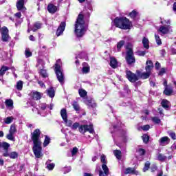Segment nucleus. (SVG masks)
<instances>
[{
	"mask_svg": "<svg viewBox=\"0 0 176 176\" xmlns=\"http://www.w3.org/2000/svg\"><path fill=\"white\" fill-rule=\"evenodd\" d=\"M25 54L26 58H28V57H31L32 56V52L30 51V49H26L25 51Z\"/></svg>",
	"mask_w": 176,
	"mask_h": 176,
	"instance_id": "nucleus-49",
	"label": "nucleus"
},
{
	"mask_svg": "<svg viewBox=\"0 0 176 176\" xmlns=\"http://www.w3.org/2000/svg\"><path fill=\"white\" fill-rule=\"evenodd\" d=\"M129 16L133 20H137V17H138V12L135 10H133L131 13H129Z\"/></svg>",
	"mask_w": 176,
	"mask_h": 176,
	"instance_id": "nucleus-34",
	"label": "nucleus"
},
{
	"mask_svg": "<svg viewBox=\"0 0 176 176\" xmlns=\"http://www.w3.org/2000/svg\"><path fill=\"white\" fill-rule=\"evenodd\" d=\"M65 26H66L65 22L63 21L60 23L56 32V36H60L63 35V34H64V31H65Z\"/></svg>",
	"mask_w": 176,
	"mask_h": 176,
	"instance_id": "nucleus-12",
	"label": "nucleus"
},
{
	"mask_svg": "<svg viewBox=\"0 0 176 176\" xmlns=\"http://www.w3.org/2000/svg\"><path fill=\"white\" fill-rule=\"evenodd\" d=\"M83 102H85V104H86L87 105H91V107H93V105H91L93 100H89L87 98H84L83 99Z\"/></svg>",
	"mask_w": 176,
	"mask_h": 176,
	"instance_id": "nucleus-51",
	"label": "nucleus"
},
{
	"mask_svg": "<svg viewBox=\"0 0 176 176\" xmlns=\"http://www.w3.org/2000/svg\"><path fill=\"white\" fill-rule=\"evenodd\" d=\"M173 93V90L170 89H167L166 88L165 90L164 91V94L166 96H171V94Z\"/></svg>",
	"mask_w": 176,
	"mask_h": 176,
	"instance_id": "nucleus-52",
	"label": "nucleus"
},
{
	"mask_svg": "<svg viewBox=\"0 0 176 176\" xmlns=\"http://www.w3.org/2000/svg\"><path fill=\"white\" fill-rule=\"evenodd\" d=\"M82 71L83 74H89L90 72V66L87 63H83Z\"/></svg>",
	"mask_w": 176,
	"mask_h": 176,
	"instance_id": "nucleus-21",
	"label": "nucleus"
},
{
	"mask_svg": "<svg viewBox=\"0 0 176 176\" xmlns=\"http://www.w3.org/2000/svg\"><path fill=\"white\" fill-rule=\"evenodd\" d=\"M159 143L162 146H166V145L170 144V138L167 136L162 137L160 139Z\"/></svg>",
	"mask_w": 176,
	"mask_h": 176,
	"instance_id": "nucleus-15",
	"label": "nucleus"
},
{
	"mask_svg": "<svg viewBox=\"0 0 176 176\" xmlns=\"http://www.w3.org/2000/svg\"><path fill=\"white\" fill-rule=\"evenodd\" d=\"M72 105L75 111H76L77 112H79V111H80V107H79V104H78L77 102H74Z\"/></svg>",
	"mask_w": 176,
	"mask_h": 176,
	"instance_id": "nucleus-41",
	"label": "nucleus"
},
{
	"mask_svg": "<svg viewBox=\"0 0 176 176\" xmlns=\"http://www.w3.org/2000/svg\"><path fill=\"white\" fill-rule=\"evenodd\" d=\"M157 160L159 162H164L167 159V157L162 153H158L156 156Z\"/></svg>",
	"mask_w": 176,
	"mask_h": 176,
	"instance_id": "nucleus-25",
	"label": "nucleus"
},
{
	"mask_svg": "<svg viewBox=\"0 0 176 176\" xmlns=\"http://www.w3.org/2000/svg\"><path fill=\"white\" fill-rule=\"evenodd\" d=\"M13 120H14V117H7L6 118L4 119V123H6V124H10V123H12Z\"/></svg>",
	"mask_w": 176,
	"mask_h": 176,
	"instance_id": "nucleus-33",
	"label": "nucleus"
},
{
	"mask_svg": "<svg viewBox=\"0 0 176 176\" xmlns=\"http://www.w3.org/2000/svg\"><path fill=\"white\" fill-rule=\"evenodd\" d=\"M24 3H25V0H17L16 6L18 10H20L23 12L27 10V8L24 7Z\"/></svg>",
	"mask_w": 176,
	"mask_h": 176,
	"instance_id": "nucleus-13",
	"label": "nucleus"
},
{
	"mask_svg": "<svg viewBox=\"0 0 176 176\" xmlns=\"http://www.w3.org/2000/svg\"><path fill=\"white\" fill-rule=\"evenodd\" d=\"M31 94L33 100H35L36 101H38V100H41L42 97V94L38 91H33Z\"/></svg>",
	"mask_w": 176,
	"mask_h": 176,
	"instance_id": "nucleus-18",
	"label": "nucleus"
},
{
	"mask_svg": "<svg viewBox=\"0 0 176 176\" xmlns=\"http://www.w3.org/2000/svg\"><path fill=\"white\" fill-rule=\"evenodd\" d=\"M160 67H161L160 63L159 62H156L155 63V69H160Z\"/></svg>",
	"mask_w": 176,
	"mask_h": 176,
	"instance_id": "nucleus-64",
	"label": "nucleus"
},
{
	"mask_svg": "<svg viewBox=\"0 0 176 176\" xmlns=\"http://www.w3.org/2000/svg\"><path fill=\"white\" fill-rule=\"evenodd\" d=\"M76 153H78V148L74 147L72 150V156H75V155H76Z\"/></svg>",
	"mask_w": 176,
	"mask_h": 176,
	"instance_id": "nucleus-55",
	"label": "nucleus"
},
{
	"mask_svg": "<svg viewBox=\"0 0 176 176\" xmlns=\"http://www.w3.org/2000/svg\"><path fill=\"white\" fill-rule=\"evenodd\" d=\"M101 159V162L103 163V164H105L107 163L106 159L107 157H105V155H102L100 157Z\"/></svg>",
	"mask_w": 176,
	"mask_h": 176,
	"instance_id": "nucleus-61",
	"label": "nucleus"
},
{
	"mask_svg": "<svg viewBox=\"0 0 176 176\" xmlns=\"http://www.w3.org/2000/svg\"><path fill=\"white\" fill-rule=\"evenodd\" d=\"M149 129H151V126H149L148 124L144 125L143 126H142V129H143L144 131H148V130H149Z\"/></svg>",
	"mask_w": 176,
	"mask_h": 176,
	"instance_id": "nucleus-58",
	"label": "nucleus"
},
{
	"mask_svg": "<svg viewBox=\"0 0 176 176\" xmlns=\"http://www.w3.org/2000/svg\"><path fill=\"white\" fill-rule=\"evenodd\" d=\"M138 153H139L140 156H144V155H145V150L144 148H139Z\"/></svg>",
	"mask_w": 176,
	"mask_h": 176,
	"instance_id": "nucleus-54",
	"label": "nucleus"
},
{
	"mask_svg": "<svg viewBox=\"0 0 176 176\" xmlns=\"http://www.w3.org/2000/svg\"><path fill=\"white\" fill-rule=\"evenodd\" d=\"M9 157L10 159H17V157H19V153H17L16 151L11 152L9 154Z\"/></svg>",
	"mask_w": 176,
	"mask_h": 176,
	"instance_id": "nucleus-38",
	"label": "nucleus"
},
{
	"mask_svg": "<svg viewBox=\"0 0 176 176\" xmlns=\"http://www.w3.org/2000/svg\"><path fill=\"white\" fill-rule=\"evenodd\" d=\"M78 128V131L81 134H85V133H90V134H94V128L93 127V124H82L80 125L79 122H75L72 124L71 129L72 130H76Z\"/></svg>",
	"mask_w": 176,
	"mask_h": 176,
	"instance_id": "nucleus-4",
	"label": "nucleus"
},
{
	"mask_svg": "<svg viewBox=\"0 0 176 176\" xmlns=\"http://www.w3.org/2000/svg\"><path fill=\"white\" fill-rule=\"evenodd\" d=\"M1 41L3 42H8L10 39V36H9V29L6 26L1 28Z\"/></svg>",
	"mask_w": 176,
	"mask_h": 176,
	"instance_id": "nucleus-8",
	"label": "nucleus"
},
{
	"mask_svg": "<svg viewBox=\"0 0 176 176\" xmlns=\"http://www.w3.org/2000/svg\"><path fill=\"white\" fill-rule=\"evenodd\" d=\"M149 167H151V162H149L148 161H147L145 164H144V167L143 168V171L144 173H145L146 171H148V170H149Z\"/></svg>",
	"mask_w": 176,
	"mask_h": 176,
	"instance_id": "nucleus-43",
	"label": "nucleus"
},
{
	"mask_svg": "<svg viewBox=\"0 0 176 176\" xmlns=\"http://www.w3.org/2000/svg\"><path fill=\"white\" fill-rule=\"evenodd\" d=\"M142 43L144 49H149V40H148V38L144 37L142 39Z\"/></svg>",
	"mask_w": 176,
	"mask_h": 176,
	"instance_id": "nucleus-29",
	"label": "nucleus"
},
{
	"mask_svg": "<svg viewBox=\"0 0 176 176\" xmlns=\"http://www.w3.org/2000/svg\"><path fill=\"white\" fill-rule=\"evenodd\" d=\"M9 146H10V144H9V143L8 142H3L1 144V147L3 148V149H5L6 151H7V149H9Z\"/></svg>",
	"mask_w": 176,
	"mask_h": 176,
	"instance_id": "nucleus-50",
	"label": "nucleus"
},
{
	"mask_svg": "<svg viewBox=\"0 0 176 176\" xmlns=\"http://www.w3.org/2000/svg\"><path fill=\"white\" fill-rule=\"evenodd\" d=\"M142 138L143 140V142L145 143V144H148V141H149V136L146 134H144L142 136Z\"/></svg>",
	"mask_w": 176,
	"mask_h": 176,
	"instance_id": "nucleus-46",
	"label": "nucleus"
},
{
	"mask_svg": "<svg viewBox=\"0 0 176 176\" xmlns=\"http://www.w3.org/2000/svg\"><path fill=\"white\" fill-rule=\"evenodd\" d=\"M87 9L89 11L85 12L84 10L82 13H80L76 21L74 32L77 38H82L87 31L86 21H89L90 13L93 11V7L91 4H87V8L85 7V10H87Z\"/></svg>",
	"mask_w": 176,
	"mask_h": 176,
	"instance_id": "nucleus-1",
	"label": "nucleus"
},
{
	"mask_svg": "<svg viewBox=\"0 0 176 176\" xmlns=\"http://www.w3.org/2000/svg\"><path fill=\"white\" fill-rule=\"evenodd\" d=\"M40 109H36L38 111V114L41 116H46L47 115V106L45 103H41L39 104Z\"/></svg>",
	"mask_w": 176,
	"mask_h": 176,
	"instance_id": "nucleus-11",
	"label": "nucleus"
},
{
	"mask_svg": "<svg viewBox=\"0 0 176 176\" xmlns=\"http://www.w3.org/2000/svg\"><path fill=\"white\" fill-rule=\"evenodd\" d=\"M146 72L140 74L141 79H148L152 75V70L153 69V63L152 60H147L145 67Z\"/></svg>",
	"mask_w": 176,
	"mask_h": 176,
	"instance_id": "nucleus-6",
	"label": "nucleus"
},
{
	"mask_svg": "<svg viewBox=\"0 0 176 176\" xmlns=\"http://www.w3.org/2000/svg\"><path fill=\"white\" fill-rule=\"evenodd\" d=\"M30 28H31V31H33V32H35L38 31V30H41V28H42V23L36 22L34 23L33 26Z\"/></svg>",
	"mask_w": 176,
	"mask_h": 176,
	"instance_id": "nucleus-17",
	"label": "nucleus"
},
{
	"mask_svg": "<svg viewBox=\"0 0 176 176\" xmlns=\"http://www.w3.org/2000/svg\"><path fill=\"white\" fill-rule=\"evenodd\" d=\"M161 25L158 30L159 32H160L161 35H167V34H170V30H171V26L170 25H166V24H170V20H163L161 19L160 21Z\"/></svg>",
	"mask_w": 176,
	"mask_h": 176,
	"instance_id": "nucleus-7",
	"label": "nucleus"
},
{
	"mask_svg": "<svg viewBox=\"0 0 176 176\" xmlns=\"http://www.w3.org/2000/svg\"><path fill=\"white\" fill-rule=\"evenodd\" d=\"M124 41H120V42H118L117 43V50H116V52H120L122 47L124 46Z\"/></svg>",
	"mask_w": 176,
	"mask_h": 176,
	"instance_id": "nucleus-30",
	"label": "nucleus"
},
{
	"mask_svg": "<svg viewBox=\"0 0 176 176\" xmlns=\"http://www.w3.org/2000/svg\"><path fill=\"white\" fill-rule=\"evenodd\" d=\"M114 156H116V159L120 160L122 159V151L120 150H116L113 151Z\"/></svg>",
	"mask_w": 176,
	"mask_h": 176,
	"instance_id": "nucleus-32",
	"label": "nucleus"
},
{
	"mask_svg": "<svg viewBox=\"0 0 176 176\" xmlns=\"http://www.w3.org/2000/svg\"><path fill=\"white\" fill-rule=\"evenodd\" d=\"M123 124H121V122H120L118 125H113V129L114 130V131H116V130H118L120 127H123Z\"/></svg>",
	"mask_w": 176,
	"mask_h": 176,
	"instance_id": "nucleus-53",
	"label": "nucleus"
},
{
	"mask_svg": "<svg viewBox=\"0 0 176 176\" xmlns=\"http://www.w3.org/2000/svg\"><path fill=\"white\" fill-rule=\"evenodd\" d=\"M60 116L63 120H67L68 119V116L67 115V109H62L60 110Z\"/></svg>",
	"mask_w": 176,
	"mask_h": 176,
	"instance_id": "nucleus-26",
	"label": "nucleus"
},
{
	"mask_svg": "<svg viewBox=\"0 0 176 176\" xmlns=\"http://www.w3.org/2000/svg\"><path fill=\"white\" fill-rule=\"evenodd\" d=\"M6 105L8 108H12L13 107V100L12 99H7L6 100Z\"/></svg>",
	"mask_w": 176,
	"mask_h": 176,
	"instance_id": "nucleus-39",
	"label": "nucleus"
},
{
	"mask_svg": "<svg viewBox=\"0 0 176 176\" xmlns=\"http://www.w3.org/2000/svg\"><path fill=\"white\" fill-rule=\"evenodd\" d=\"M47 94L50 98H54L56 94V91H54V88L53 87H50V89H47Z\"/></svg>",
	"mask_w": 176,
	"mask_h": 176,
	"instance_id": "nucleus-20",
	"label": "nucleus"
},
{
	"mask_svg": "<svg viewBox=\"0 0 176 176\" xmlns=\"http://www.w3.org/2000/svg\"><path fill=\"white\" fill-rule=\"evenodd\" d=\"M66 124V126H67V127H72V124H73V122L71 120H68V118L67 120H63Z\"/></svg>",
	"mask_w": 176,
	"mask_h": 176,
	"instance_id": "nucleus-44",
	"label": "nucleus"
},
{
	"mask_svg": "<svg viewBox=\"0 0 176 176\" xmlns=\"http://www.w3.org/2000/svg\"><path fill=\"white\" fill-rule=\"evenodd\" d=\"M102 168L103 170H100L99 171V176H108V175L109 174V169L108 168L107 164H102Z\"/></svg>",
	"mask_w": 176,
	"mask_h": 176,
	"instance_id": "nucleus-14",
	"label": "nucleus"
},
{
	"mask_svg": "<svg viewBox=\"0 0 176 176\" xmlns=\"http://www.w3.org/2000/svg\"><path fill=\"white\" fill-rule=\"evenodd\" d=\"M50 141H51L50 137H49L48 135H45V140L43 143V146L44 148H46V146H47V145L50 144Z\"/></svg>",
	"mask_w": 176,
	"mask_h": 176,
	"instance_id": "nucleus-27",
	"label": "nucleus"
},
{
	"mask_svg": "<svg viewBox=\"0 0 176 176\" xmlns=\"http://www.w3.org/2000/svg\"><path fill=\"white\" fill-rule=\"evenodd\" d=\"M40 75H41L43 78H47V72L43 69L40 70Z\"/></svg>",
	"mask_w": 176,
	"mask_h": 176,
	"instance_id": "nucleus-48",
	"label": "nucleus"
},
{
	"mask_svg": "<svg viewBox=\"0 0 176 176\" xmlns=\"http://www.w3.org/2000/svg\"><path fill=\"white\" fill-rule=\"evenodd\" d=\"M46 168H47V170H53V168H54L56 164H54V163H52V160H48L46 163Z\"/></svg>",
	"mask_w": 176,
	"mask_h": 176,
	"instance_id": "nucleus-23",
	"label": "nucleus"
},
{
	"mask_svg": "<svg viewBox=\"0 0 176 176\" xmlns=\"http://www.w3.org/2000/svg\"><path fill=\"white\" fill-rule=\"evenodd\" d=\"M152 122L155 123V124H160V119L157 117H152L151 118Z\"/></svg>",
	"mask_w": 176,
	"mask_h": 176,
	"instance_id": "nucleus-42",
	"label": "nucleus"
},
{
	"mask_svg": "<svg viewBox=\"0 0 176 176\" xmlns=\"http://www.w3.org/2000/svg\"><path fill=\"white\" fill-rule=\"evenodd\" d=\"M126 76L128 78V80L132 83H134L138 80V76L135 74L131 72L130 70L126 71Z\"/></svg>",
	"mask_w": 176,
	"mask_h": 176,
	"instance_id": "nucleus-10",
	"label": "nucleus"
},
{
	"mask_svg": "<svg viewBox=\"0 0 176 176\" xmlns=\"http://www.w3.org/2000/svg\"><path fill=\"white\" fill-rule=\"evenodd\" d=\"M16 130V125L14 124H12L10 126V130H9V133L11 134H15Z\"/></svg>",
	"mask_w": 176,
	"mask_h": 176,
	"instance_id": "nucleus-40",
	"label": "nucleus"
},
{
	"mask_svg": "<svg viewBox=\"0 0 176 176\" xmlns=\"http://www.w3.org/2000/svg\"><path fill=\"white\" fill-rule=\"evenodd\" d=\"M61 65H63V63H61V60L58 59L55 64L54 71L58 82L63 85L65 83V77Z\"/></svg>",
	"mask_w": 176,
	"mask_h": 176,
	"instance_id": "nucleus-5",
	"label": "nucleus"
},
{
	"mask_svg": "<svg viewBox=\"0 0 176 176\" xmlns=\"http://www.w3.org/2000/svg\"><path fill=\"white\" fill-rule=\"evenodd\" d=\"M169 136L172 138V140H176V135L174 132L169 133Z\"/></svg>",
	"mask_w": 176,
	"mask_h": 176,
	"instance_id": "nucleus-63",
	"label": "nucleus"
},
{
	"mask_svg": "<svg viewBox=\"0 0 176 176\" xmlns=\"http://www.w3.org/2000/svg\"><path fill=\"white\" fill-rule=\"evenodd\" d=\"M40 65H41V67H43V65H45V63L41 59L38 60V64H37L36 67H39Z\"/></svg>",
	"mask_w": 176,
	"mask_h": 176,
	"instance_id": "nucleus-60",
	"label": "nucleus"
},
{
	"mask_svg": "<svg viewBox=\"0 0 176 176\" xmlns=\"http://www.w3.org/2000/svg\"><path fill=\"white\" fill-rule=\"evenodd\" d=\"M166 74V69L165 68H162L159 72V75L160 76H162V75H164Z\"/></svg>",
	"mask_w": 176,
	"mask_h": 176,
	"instance_id": "nucleus-62",
	"label": "nucleus"
},
{
	"mask_svg": "<svg viewBox=\"0 0 176 176\" xmlns=\"http://www.w3.org/2000/svg\"><path fill=\"white\" fill-rule=\"evenodd\" d=\"M125 174H135V175H138V171L135 170L134 168H127L125 170Z\"/></svg>",
	"mask_w": 176,
	"mask_h": 176,
	"instance_id": "nucleus-24",
	"label": "nucleus"
},
{
	"mask_svg": "<svg viewBox=\"0 0 176 176\" xmlns=\"http://www.w3.org/2000/svg\"><path fill=\"white\" fill-rule=\"evenodd\" d=\"M110 67L113 69L118 67V60H116V58L113 57L110 58Z\"/></svg>",
	"mask_w": 176,
	"mask_h": 176,
	"instance_id": "nucleus-19",
	"label": "nucleus"
},
{
	"mask_svg": "<svg viewBox=\"0 0 176 176\" xmlns=\"http://www.w3.org/2000/svg\"><path fill=\"white\" fill-rule=\"evenodd\" d=\"M47 10L50 13H56V12H57V7L53 4H49Z\"/></svg>",
	"mask_w": 176,
	"mask_h": 176,
	"instance_id": "nucleus-22",
	"label": "nucleus"
},
{
	"mask_svg": "<svg viewBox=\"0 0 176 176\" xmlns=\"http://www.w3.org/2000/svg\"><path fill=\"white\" fill-rule=\"evenodd\" d=\"M78 94L80 95V97H82V98H85V97H87V92L86 90L83 89H80L78 90Z\"/></svg>",
	"mask_w": 176,
	"mask_h": 176,
	"instance_id": "nucleus-36",
	"label": "nucleus"
},
{
	"mask_svg": "<svg viewBox=\"0 0 176 176\" xmlns=\"http://www.w3.org/2000/svg\"><path fill=\"white\" fill-rule=\"evenodd\" d=\"M169 104H170V102H168V100H163L161 102V104L162 105L163 108H164L165 109H168L169 108Z\"/></svg>",
	"mask_w": 176,
	"mask_h": 176,
	"instance_id": "nucleus-35",
	"label": "nucleus"
},
{
	"mask_svg": "<svg viewBox=\"0 0 176 176\" xmlns=\"http://www.w3.org/2000/svg\"><path fill=\"white\" fill-rule=\"evenodd\" d=\"M120 137L126 142L129 140V135H127V131L124 129H119Z\"/></svg>",
	"mask_w": 176,
	"mask_h": 176,
	"instance_id": "nucleus-16",
	"label": "nucleus"
},
{
	"mask_svg": "<svg viewBox=\"0 0 176 176\" xmlns=\"http://www.w3.org/2000/svg\"><path fill=\"white\" fill-rule=\"evenodd\" d=\"M137 54H138V56H145V54H146V51H138Z\"/></svg>",
	"mask_w": 176,
	"mask_h": 176,
	"instance_id": "nucleus-56",
	"label": "nucleus"
},
{
	"mask_svg": "<svg viewBox=\"0 0 176 176\" xmlns=\"http://www.w3.org/2000/svg\"><path fill=\"white\" fill-rule=\"evenodd\" d=\"M31 139L33 141L32 151L36 159L43 157L42 153V142L41 141V130L36 129L31 133Z\"/></svg>",
	"mask_w": 176,
	"mask_h": 176,
	"instance_id": "nucleus-2",
	"label": "nucleus"
},
{
	"mask_svg": "<svg viewBox=\"0 0 176 176\" xmlns=\"http://www.w3.org/2000/svg\"><path fill=\"white\" fill-rule=\"evenodd\" d=\"M10 68L7 66H2L0 69V76H3L6 74V71H9Z\"/></svg>",
	"mask_w": 176,
	"mask_h": 176,
	"instance_id": "nucleus-31",
	"label": "nucleus"
},
{
	"mask_svg": "<svg viewBox=\"0 0 176 176\" xmlns=\"http://www.w3.org/2000/svg\"><path fill=\"white\" fill-rule=\"evenodd\" d=\"M151 170L152 173H155V171H156V170H157V166H156V164L151 165Z\"/></svg>",
	"mask_w": 176,
	"mask_h": 176,
	"instance_id": "nucleus-57",
	"label": "nucleus"
},
{
	"mask_svg": "<svg viewBox=\"0 0 176 176\" xmlns=\"http://www.w3.org/2000/svg\"><path fill=\"white\" fill-rule=\"evenodd\" d=\"M155 38L157 45L160 46V45H162V39H160V36H159V35L155 34Z\"/></svg>",
	"mask_w": 176,
	"mask_h": 176,
	"instance_id": "nucleus-47",
	"label": "nucleus"
},
{
	"mask_svg": "<svg viewBox=\"0 0 176 176\" xmlns=\"http://www.w3.org/2000/svg\"><path fill=\"white\" fill-rule=\"evenodd\" d=\"M76 58H85L86 60H89V57L87 56V54L86 52H82L78 56H76Z\"/></svg>",
	"mask_w": 176,
	"mask_h": 176,
	"instance_id": "nucleus-28",
	"label": "nucleus"
},
{
	"mask_svg": "<svg viewBox=\"0 0 176 176\" xmlns=\"http://www.w3.org/2000/svg\"><path fill=\"white\" fill-rule=\"evenodd\" d=\"M112 24L117 27V28H120L121 30H130L131 28V22L130 20L126 17H116Z\"/></svg>",
	"mask_w": 176,
	"mask_h": 176,
	"instance_id": "nucleus-3",
	"label": "nucleus"
},
{
	"mask_svg": "<svg viewBox=\"0 0 176 176\" xmlns=\"http://www.w3.org/2000/svg\"><path fill=\"white\" fill-rule=\"evenodd\" d=\"M14 134L9 133V134L7 135L6 138L9 140L10 141H15L14 139Z\"/></svg>",
	"mask_w": 176,
	"mask_h": 176,
	"instance_id": "nucleus-45",
	"label": "nucleus"
},
{
	"mask_svg": "<svg viewBox=\"0 0 176 176\" xmlns=\"http://www.w3.org/2000/svg\"><path fill=\"white\" fill-rule=\"evenodd\" d=\"M15 87H16V90L21 91V90H23V81H21V80L18 81L16 82Z\"/></svg>",
	"mask_w": 176,
	"mask_h": 176,
	"instance_id": "nucleus-37",
	"label": "nucleus"
},
{
	"mask_svg": "<svg viewBox=\"0 0 176 176\" xmlns=\"http://www.w3.org/2000/svg\"><path fill=\"white\" fill-rule=\"evenodd\" d=\"M14 170H16L15 166H10L8 168V173H12V171H14Z\"/></svg>",
	"mask_w": 176,
	"mask_h": 176,
	"instance_id": "nucleus-59",
	"label": "nucleus"
},
{
	"mask_svg": "<svg viewBox=\"0 0 176 176\" xmlns=\"http://www.w3.org/2000/svg\"><path fill=\"white\" fill-rule=\"evenodd\" d=\"M134 52H133V50L129 49L127 52H126V63L127 64H129V65H131V64H134V63H135V58H134Z\"/></svg>",
	"mask_w": 176,
	"mask_h": 176,
	"instance_id": "nucleus-9",
	"label": "nucleus"
}]
</instances>
